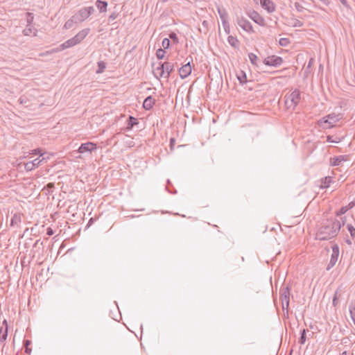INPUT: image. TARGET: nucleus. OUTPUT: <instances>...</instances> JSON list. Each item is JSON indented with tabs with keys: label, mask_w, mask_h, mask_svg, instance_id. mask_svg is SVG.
Wrapping results in <instances>:
<instances>
[{
	"label": "nucleus",
	"mask_w": 355,
	"mask_h": 355,
	"mask_svg": "<svg viewBox=\"0 0 355 355\" xmlns=\"http://www.w3.org/2000/svg\"><path fill=\"white\" fill-rule=\"evenodd\" d=\"M290 295H291L290 288L288 286L281 288L280 297H281L283 310H285V309L288 310V309Z\"/></svg>",
	"instance_id": "39448f33"
},
{
	"label": "nucleus",
	"mask_w": 355,
	"mask_h": 355,
	"mask_svg": "<svg viewBox=\"0 0 355 355\" xmlns=\"http://www.w3.org/2000/svg\"><path fill=\"white\" fill-rule=\"evenodd\" d=\"M347 211L348 210H347V208L346 207V206H343L338 211H336L335 212V214L336 216H340L345 214Z\"/></svg>",
	"instance_id": "c85d7f7f"
},
{
	"label": "nucleus",
	"mask_w": 355,
	"mask_h": 355,
	"mask_svg": "<svg viewBox=\"0 0 355 355\" xmlns=\"http://www.w3.org/2000/svg\"><path fill=\"white\" fill-rule=\"evenodd\" d=\"M349 312L350 318L352 320L354 324L355 325V303L351 302L349 305Z\"/></svg>",
	"instance_id": "5701e85b"
},
{
	"label": "nucleus",
	"mask_w": 355,
	"mask_h": 355,
	"mask_svg": "<svg viewBox=\"0 0 355 355\" xmlns=\"http://www.w3.org/2000/svg\"><path fill=\"white\" fill-rule=\"evenodd\" d=\"M94 10L93 7H86L80 9L77 13V18L80 21H83L87 19Z\"/></svg>",
	"instance_id": "0eeeda50"
},
{
	"label": "nucleus",
	"mask_w": 355,
	"mask_h": 355,
	"mask_svg": "<svg viewBox=\"0 0 355 355\" xmlns=\"http://www.w3.org/2000/svg\"><path fill=\"white\" fill-rule=\"evenodd\" d=\"M155 103V100L151 96H148L144 99L143 107L145 110H150L151 108H153Z\"/></svg>",
	"instance_id": "dca6fc26"
},
{
	"label": "nucleus",
	"mask_w": 355,
	"mask_h": 355,
	"mask_svg": "<svg viewBox=\"0 0 355 355\" xmlns=\"http://www.w3.org/2000/svg\"><path fill=\"white\" fill-rule=\"evenodd\" d=\"M228 42L233 46H236L239 43L237 39L234 37L233 36H229Z\"/></svg>",
	"instance_id": "7c9ffc66"
},
{
	"label": "nucleus",
	"mask_w": 355,
	"mask_h": 355,
	"mask_svg": "<svg viewBox=\"0 0 355 355\" xmlns=\"http://www.w3.org/2000/svg\"><path fill=\"white\" fill-rule=\"evenodd\" d=\"M340 119L339 115L335 114H328L319 121V125L324 128H331Z\"/></svg>",
	"instance_id": "7ed1b4c3"
},
{
	"label": "nucleus",
	"mask_w": 355,
	"mask_h": 355,
	"mask_svg": "<svg viewBox=\"0 0 355 355\" xmlns=\"http://www.w3.org/2000/svg\"><path fill=\"white\" fill-rule=\"evenodd\" d=\"M348 159V155H339L334 157L331 159L330 164L331 166H340L343 162H345Z\"/></svg>",
	"instance_id": "2eb2a0df"
},
{
	"label": "nucleus",
	"mask_w": 355,
	"mask_h": 355,
	"mask_svg": "<svg viewBox=\"0 0 355 355\" xmlns=\"http://www.w3.org/2000/svg\"><path fill=\"white\" fill-rule=\"evenodd\" d=\"M96 149V144L89 141L82 144L78 148V152L82 154L85 153H92L94 150Z\"/></svg>",
	"instance_id": "9d476101"
},
{
	"label": "nucleus",
	"mask_w": 355,
	"mask_h": 355,
	"mask_svg": "<svg viewBox=\"0 0 355 355\" xmlns=\"http://www.w3.org/2000/svg\"><path fill=\"white\" fill-rule=\"evenodd\" d=\"M347 351H344L343 352H342L340 354V355H347Z\"/></svg>",
	"instance_id": "8fccbe9b"
},
{
	"label": "nucleus",
	"mask_w": 355,
	"mask_h": 355,
	"mask_svg": "<svg viewBox=\"0 0 355 355\" xmlns=\"http://www.w3.org/2000/svg\"><path fill=\"white\" fill-rule=\"evenodd\" d=\"M332 182V179L330 176H327L321 180V185L320 187L322 189H327L330 186V184Z\"/></svg>",
	"instance_id": "4be33fe9"
},
{
	"label": "nucleus",
	"mask_w": 355,
	"mask_h": 355,
	"mask_svg": "<svg viewBox=\"0 0 355 355\" xmlns=\"http://www.w3.org/2000/svg\"><path fill=\"white\" fill-rule=\"evenodd\" d=\"M175 143V139L173 138V137L171 138V139H170V148H171V150H173Z\"/></svg>",
	"instance_id": "c9c22d12"
},
{
	"label": "nucleus",
	"mask_w": 355,
	"mask_h": 355,
	"mask_svg": "<svg viewBox=\"0 0 355 355\" xmlns=\"http://www.w3.org/2000/svg\"><path fill=\"white\" fill-rule=\"evenodd\" d=\"M307 329H304L301 331L300 337L299 338V343L301 345H304L306 340V332L307 331Z\"/></svg>",
	"instance_id": "393cba45"
},
{
	"label": "nucleus",
	"mask_w": 355,
	"mask_h": 355,
	"mask_svg": "<svg viewBox=\"0 0 355 355\" xmlns=\"http://www.w3.org/2000/svg\"><path fill=\"white\" fill-rule=\"evenodd\" d=\"M89 31V29H85L80 31L74 37L64 42L62 44L63 49L71 47L80 42L87 35Z\"/></svg>",
	"instance_id": "20e7f679"
},
{
	"label": "nucleus",
	"mask_w": 355,
	"mask_h": 355,
	"mask_svg": "<svg viewBox=\"0 0 355 355\" xmlns=\"http://www.w3.org/2000/svg\"><path fill=\"white\" fill-rule=\"evenodd\" d=\"M332 251H333V252H332L330 261H329L327 268V270H329L332 267H334L338 261V254H339L338 247L337 245L334 246L332 248Z\"/></svg>",
	"instance_id": "9b49d317"
},
{
	"label": "nucleus",
	"mask_w": 355,
	"mask_h": 355,
	"mask_svg": "<svg viewBox=\"0 0 355 355\" xmlns=\"http://www.w3.org/2000/svg\"><path fill=\"white\" fill-rule=\"evenodd\" d=\"M169 37H170V38L173 40L175 42H176V43L178 42V38L177 35L175 33H171Z\"/></svg>",
	"instance_id": "f704fd0d"
},
{
	"label": "nucleus",
	"mask_w": 355,
	"mask_h": 355,
	"mask_svg": "<svg viewBox=\"0 0 355 355\" xmlns=\"http://www.w3.org/2000/svg\"><path fill=\"white\" fill-rule=\"evenodd\" d=\"M333 305L336 306L338 303V299H337V293L334 296L333 301H332Z\"/></svg>",
	"instance_id": "a19ab883"
},
{
	"label": "nucleus",
	"mask_w": 355,
	"mask_h": 355,
	"mask_svg": "<svg viewBox=\"0 0 355 355\" xmlns=\"http://www.w3.org/2000/svg\"><path fill=\"white\" fill-rule=\"evenodd\" d=\"M19 102L21 103V104H23V103H26V100L25 98H24L23 97H20L19 98Z\"/></svg>",
	"instance_id": "37998d69"
},
{
	"label": "nucleus",
	"mask_w": 355,
	"mask_h": 355,
	"mask_svg": "<svg viewBox=\"0 0 355 355\" xmlns=\"http://www.w3.org/2000/svg\"><path fill=\"white\" fill-rule=\"evenodd\" d=\"M288 43V39H286V38H282V39H280V40H279V44H280L282 46H285V45H286Z\"/></svg>",
	"instance_id": "e433bc0d"
},
{
	"label": "nucleus",
	"mask_w": 355,
	"mask_h": 355,
	"mask_svg": "<svg viewBox=\"0 0 355 355\" xmlns=\"http://www.w3.org/2000/svg\"><path fill=\"white\" fill-rule=\"evenodd\" d=\"M43 160H44V158H36L34 160L28 162L26 164H25L24 168L26 171H31L34 168L38 167Z\"/></svg>",
	"instance_id": "ddd939ff"
},
{
	"label": "nucleus",
	"mask_w": 355,
	"mask_h": 355,
	"mask_svg": "<svg viewBox=\"0 0 355 355\" xmlns=\"http://www.w3.org/2000/svg\"><path fill=\"white\" fill-rule=\"evenodd\" d=\"M40 241V240H37L36 242L34 244V247H36V245H37L38 242Z\"/></svg>",
	"instance_id": "3c124183"
},
{
	"label": "nucleus",
	"mask_w": 355,
	"mask_h": 355,
	"mask_svg": "<svg viewBox=\"0 0 355 355\" xmlns=\"http://www.w3.org/2000/svg\"><path fill=\"white\" fill-rule=\"evenodd\" d=\"M189 64H190V63L189 62L187 64H185L184 67H188V66H189Z\"/></svg>",
	"instance_id": "603ef678"
},
{
	"label": "nucleus",
	"mask_w": 355,
	"mask_h": 355,
	"mask_svg": "<svg viewBox=\"0 0 355 355\" xmlns=\"http://www.w3.org/2000/svg\"><path fill=\"white\" fill-rule=\"evenodd\" d=\"M345 220H346L345 217L341 218V221H340L341 223V227L345 225Z\"/></svg>",
	"instance_id": "de8ad7c7"
},
{
	"label": "nucleus",
	"mask_w": 355,
	"mask_h": 355,
	"mask_svg": "<svg viewBox=\"0 0 355 355\" xmlns=\"http://www.w3.org/2000/svg\"><path fill=\"white\" fill-rule=\"evenodd\" d=\"M236 77L241 85H243L248 81L245 72L241 69L239 71H236Z\"/></svg>",
	"instance_id": "a211bd4d"
},
{
	"label": "nucleus",
	"mask_w": 355,
	"mask_h": 355,
	"mask_svg": "<svg viewBox=\"0 0 355 355\" xmlns=\"http://www.w3.org/2000/svg\"><path fill=\"white\" fill-rule=\"evenodd\" d=\"M2 327H7L8 329V322H7V320L6 319L3 320V321L2 322Z\"/></svg>",
	"instance_id": "a18cd8bd"
},
{
	"label": "nucleus",
	"mask_w": 355,
	"mask_h": 355,
	"mask_svg": "<svg viewBox=\"0 0 355 355\" xmlns=\"http://www.w3.org/2000/svg\"><path fill=\"white\" fill-rule=\"evenodd\" d=\"M238 24L239 26L248 33H254V28L249 21L244 17H240L238 19Z\"/></svg>",
	"instance_id": "6e6552de"
},
{
	"label": "nucleus",
	"mask_w": 355,
	"mask_h": 355,
	"mask_svg": "<svg viewBox=\"0 0 355 355\" xmlns=\"http://www.w3.org/2000/svg\"><path fill=\"white\" fill-rule=\"evenodd\" d=\"M94 220H95V219L94 218H91L87 223V226L89 227V226L92 225V224L94 222Z\"/></svg>",
	"instance_id": "79ce46f5"
},
{
	"label": "nucleus",
	"mask_w": 355,
	"mask_h": 355,
	"mask_svg": "<svg viewBox=\"0 0 355 355\" xmlns=\"http://www.w3.org/2000/svg\"><path fill=\"white\" fill-rule=\"evenodd\" d=\"M327 141L329 142V143H339L340 141V139H338V137H334V136H331V135H328L327 137Z\"/></svg>",
	"instance_id": "c756f323"
},
{
	"label": "nucleus",
	"mask_w": 355,
	"mask_h": 355,
	"mask_svg": "<svg viewBox=\"0 0 355 355\" xmlns=\"http://www.w3.org/2000/svg\"><path fill=\"white\" fill-rule=\"evenodd\" d=\"M31 344V341L29 340H25L24 342V345L25 347V352L28 354L31 353V349L28 347V346Z\"/></svg>",
	"instance_id": "cd10ccee"
},
{
	"label": "nucleus",
	"mask_w": 355,
	"mask_h": 355,
	"mask_svg": "<svg viewBox=\"0 0 355 355\" xmlns=\"http://www.w3.org/2000/svg\"><path fill=\"white\" fill-rule=\"evenodd\" d=\"M218 74H219V78H221V75H220V72L218 71Z\"/></svg>",
	"instance_id": "5fc2aeb1"
},
{
	"label": "nucleus",
	"mask_w": 355,
	"mask_h": 355,
	"mask_svg": "<svg viewBox=\"0 0 355 355\" xmlns=\"http://www.w3.org/2000/svg\"><path fill=\"white\" fill-rule=\"evenodd\" d=\"M8 336V328L1 327L0 328V343H2L3 345H5V341L7 339Z\"/></svg>",
	"instance_id": "6ab92c4d"
},
{
	"label": "nucleus",
	"mask_w": 355,
	"mask_h": 355,
	"mask_svg": "<svg viewBox=\"0 0 355 355\" xmlns=\"http://www.w3.org/2000/svg\"><path fill=\"white\" fill-rule=\"evenodd\" d=\"M347 230L349 231L352 238L355 239V227L351 224H347Z\"/></svg>",
	"instance_id": "bb28decb"
},
{
	"label": "nucleus",
	"mask_w": 355,
	"mask_h": 355,
	"mask_svg": "<svg viewBox=\"0 0 355 355\" xmlns=\"http://www.w3.org/2000/svg\"><path fill=\"white\" fill-rule=\"evenodd\" d=\"M282 59L277 55H271L265 60V64L270 66H277L282 64Z\"/></svg>",
	"instance_id": "f8f14e48"
},
{
	"label": "nucleus",
	"mask_w": 355,
	"mask_h": 355,
	"mask_svg": "<svg viewBox=\"0 0 355 355\" xmlns=\"http://www.w3.org/2000/svg\"><path fill=\"white\" fill-rule=\"evenodd\" d=\"M285 105L288 109L294 110L300 101V92L295 89L285 96Z\"/></svg>",
	"instance_id": "f03ea898"
},
{
	"label": "nucleus",
	"mask_w": 355,
	"mask_h": 355,
	"mask_svg": "<svg viewBox=\"0 0 355 355\" xmlns=\"http://www.w3.org/2000/svg\"><path fill=\"white\" fill-rule=\"evenodd\" d=\"M24 33L25 35L31 36V35H35L36 34V30L31 27H28L24 31Z\"/></svg>",
	"instance_id": "a878e982"
},
{
	"label": "nucleus",
	"mask_w": 355,
	"mask_h": 355,
	"mask_svg": "<svg viewBox=\"0 0 355 355\" xmlns=\"http://www.w3.org/2000/svg\"><path fill=\"white\" fill-rule=\"evenodd\" d=\"M104 69L105 68H98V69L96 70V73H103L104 71Z\"/></svg>",
	"instance_id": "49530a36"
},
{
	"label": "nucleus",
	"mask_w": 355,
	"mask_h": 355,
	"mask_svg": "<svg viewBox=\"0 0 355 355\" xmlns=\"http://www.w3.org/2000/svg\"><path fill=\"white\" fill-rule=\"evenodd\" d=\"M180 76L182 79L187 78L189 75L191 73L192 69H195V68H178Z\"/></svg>",
	"instance_id": "f3484780"
},
{
	"label": "nucleus",
	"mask_w": 355,
	"mask_h": 355,
	"mask_svg": "<svg viewBox=\"0 0 355 355\" xmlns=\"http://www.w3.org/2000/svg\"><path fill=\"white\" fill-rule=\"evenodd\" d=\"M217 70H218V68H217V67H215V68H214V71H215V72H216V71H217Z\"/></svg>",
	"instance_id": "864d4df0"
},
{
	"label": "nucleus",
	"mask_w": 355,
	"mask_h": 355,
	"mask_svg": "<svg viewBox=\"0 0 355 355\" xmlns=\"http://www.w3.org/2000/svg\"><path fill=\"white\" fill-rule=\"evenodd\" d=\"M250 17L256 24H259V26H265L266 25L265 19L258 12H253Z\"/></svg>",
	"instance_id": "4468645a"
},
{
	"label": "nucleus",
	"mask_w": 355,
	"mask_h": 355,
	"mask_svg": "<svg viewBox=\"0 0 355 355\" xmlns=\"http://www.w3.org/2000/svg\"><path fill=\"white\" fill-rule=\"evenodd\" d=\"M173 69V68H152V73L157 79L162 77L168 78Z\"/></svg>",
	"instance_id": "423d86ee"
},
{
	"label": "nucleus",
	"mask_w": 355,
	"mask_h": 355,
	"mask_svg": "<svg viewBox=\"0 0 355 355\" xmlns=\"http://www.w3.org/2000/svg\"><path fill=\"white\" fill-rule=\"evenodd\" d=\"M341 228V223L336 218L324 220L316 233V239L327 241L336 237Z\"/></svg>",
	"instance_id": "f257e3e1"
},
{
	"label": "nucleus",
	"mask_w": 355,
	"mask_h": 355,
	"mask_svg": "<svg viewBox=\"0 0 355 355\" xmlns=\"http://www.w3.org/2000/svg\"><path fill=\"white\" fill-rule=\"evenodd\" d=\"M219 13L220 15V17L223 20H225V17H226V13L225 12H224L223 13H221L220 11H219Z\"/></svg>",
	"instance_id": "c03bdc74"
},
{
	"label": "nucleus",
	"mask_w": 355,
	"mask_h": 355,
	"mask_svg": "<svg viewBox=\"0 0 355 355\" xmlns=\"http://www.w3.org/2000/svg\"><path fill=\"white\" fill-rule=\"evenodd\" d=\"M53 234H54V231L53 230V229L51 227H48L46 230V234L48 236H52Z\"/></svg>",
	"instance_id": "ea45409f"
},
{
	"label": "nucleus",
	"mask_w": 355,
	"mask_h": 355,
	"mask_svg": "<svg viewBox=\"0 0 355 355\" xmlns=\"http://www.w3.org/2000/svg\"><path fill=\"white\" fill-rule=\"evenodd\" d=\"M249 58H250V60L252 61V64H255L254 61L257 59V55L253 53H251L249 55Z\"/></svg>",
	"instance_id": "72a5a7b5"
},
{
	"label": "nucleus",
	"mask_w": 355,
	"mask_h": 355,
	"mask_svg": "<svg viewBox=\"0 0 355 355\" xmlns=\"http://www.w3.org/2000/svg\"><path fill=\"white\" fill-rule=\"evenodd\" d=\"M32 152H33L32 153L34 155L39 154L40 156H42L43 155V153H42V150L40 148L35 149Z\"/></svg>",
	"instance_id": "58836bf2"
},
{
	"label": "nucleus",
	"mask_w": 355,
	"mask_h": 355,
	"mask_svg": "<svg viewBox=\"0 0 355 355\" xmlns=\"http://www.w3.org/2000/svg\"><path fill=\"white\" fill-rule=\"evenodd\" d=\"M345 242L348 244V245H352V241L350 239H346Z\"/></svg>",
	"instance_id": "09e8293b"
},
{
	"label": "nucleus",
	"mask_w": 355,
	"mask_h": 355,
	"mask_svg": "<svg viewBox=\"0 0 355 355\" xmlns=\"http://www.w3.org/2000/svg\"><path fill=\"white\" fill-rule=\"evenodd\" d=\"M256 2L258 0H254ZM261 7L266 10L268 12L272 13L275 12L276 9L275 4L271 0H259Z\"/></svg>",
	"instance_id": "1a4fd4ad"
},
{
	"label": "nucleus",
	"mask_w": 355,
	"mask_h": 355,
	"mask_svg": "<svg viewBox=\"0 0 355 355\" xmlns=\"http://www.w3.org/2000/svg\"><path fill=\"white\" fill-rule=\"evenodd\" d=\"M355 206V201L350 202L347 205H346V207L347 208V210H349L352 209Z\"/></svg>",
	"instance_id": "4c0bfd02"
},
{
	"label": "nucleus",
	"mask_w": 355,
	"mask_h": 355,
	"mask_svg": "<svg viewBox=\"0 0 355 355\" xmlns=\"http://www.w3.org/2000/svg\"><path fill=\"white\" fill-rule=\"evenodd\" d=\"M156 56L158 59H162L165 56V51L162 49H159L156 52Z\"/></svg>",
	"instance_id": "2f4dec72"
},
{
	"label": "nucleus",
	"mask_w": 355,
	"mask_h": 355,
	"mask_svg": "<svg viewBox=\"0 0 355 355\" xmlns=\"http://www.w3.org/2000/svg\"><path fill=\"white\" fill-rule=\"evenodd\" d=\"M162 46L163 49H168L170 46L169 40L167 38L164 39L162 41Z\"/></svg>",
	"instance_id": "473e14b6"
},
{
	"label": "nucleus",
	"mask_w": 355,
	"mask_h": 355,
	"mask_svg": "<svg viewBox=\"0 0 355 355\" xmlns=\"http://www.w3.org/2000/svg\"><path fill=\"white\" fill-rule=\"evenodd\" d=\"M21 216L15 214L11 218L10 225L14 226L15 225H17L18 223H21Z\"/></svg>",
	"instance_id": "b1692460"
},
{
	"label": "nucleus",
	"mask_w": 355,
	"mask_h": 355,
	"mask_svg": "<svg viewBox=\"0 0 355 355\" xmlns=\"http://www.w3.org/2000/svg\"><path fill=\"white\" fill-rule=\"evenodd\" d=\"M96 7L101 12H107V3L101 0H97L96 2Z\"/></svg>",
	"instance_id": "aec40b11"
},
{
	"label": "nucleus",
	"mask_w": 355,
	"mask_h": 355,
	"mask_svg": "<svg viewBox=\"0 0 355 355\" xmlns=\"http://www.w3.org/2000/svg\"><path fill=\"white\" fill-rule=\"evenodd\" d=\"M138 123L137 119L132 116H130L127 120L126 129L128 130H132L133 126Z\"/></svg>",
	"instance_id": "412c9836"
}]
</instances>
